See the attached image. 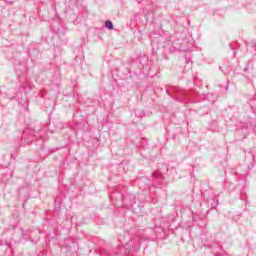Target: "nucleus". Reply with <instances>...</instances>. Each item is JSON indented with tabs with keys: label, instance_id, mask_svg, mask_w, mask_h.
<instances>
[{
	"label": "nucleus",
	"instance_id": "nucleus-1",
	"mask_svg": "<svg viewBox=\"0 0 256 256\" xmlns=\"http://www.w3.org/2000/svg\"><path fill=\"white\" fill-rule=\"evenodd\" d=\"M110 197H111L112 201H114V199L119 198V201L121 204H117V207H126V208L133 207V205H135V203H137V200L139 201L138 206L141 207L140 202L145 201V196L138 195V197H137L133 193L121 194L119 192H115Z\"/></svg>",
	"mask_w": 256,
	"mask_h": 256
},
{
	"label": "nucleus",
	"instance_id": "nucleus-2",
	"mask_svg": "<svg viewBox=\"0 0 256 256\" xmlns=\"http://www.w3.org/2000/svg\"><path fill=\"white\" fill-rule=\"evenodd\" d=\"M163 183V175L159 171H154L152 173L151 179L147 177H142L138 181L139 187H144L145 190L149 188L150 185L156 186Z\"/></svg>",
	"mask_w": 256,
	"mask_h": 256
},
{
	"label": "nucleus",
	"instance_id": "nucleus-3",
	"mask_svg": "<svg viewBox=\"0 0 256 256\" xmlns=\"http://www.w3.org/2000/svg\"><path fill=\"white\" fill-rule=\"evenodd\" d=\"M131 245L133 251H139V249H141V238L136 237L130 240L128 244H126V247H131Z\"/></svg>",
	"mask_w": 256,
	"mask_h": 256
},
{
	"label": "nucleus",
	"instance_id": "nucleus-4",
	"mask_svg": "<svg viewBox=\"0 0 256 256\" xmlns=\"http://www.w3.org/2000/svg\"><path fill=\"white\" fill-rule=\"evenodd\" d=\"M213 253L215 256H229L227 253H225V250H223V246L220 245L213 247Z\"/></svg>",
	"mask_w": 256,
	"mask_h": 256
},
{
	"label": "nucleus",
	"instance_id": "nucleus-5",
	"mask_svg": "<svg viewBox=\"0 0 256 256\" xmlns=\"http://www.w3.org/2000/svg\"><path fill=\"white\" fill-rule=\"evenodd\" d=\"M51 29L54 33H61V28L59 27V20H52Z\"/></svg>",
	"mask_w": 256,
	"mask_h": 256
},
{
	"label": "nucleus",
	"instance_id": "nucleus-6",
	"mask_svg": "<svg viewBox=\"0 0 256 256\" xmlns=\"http://www.w3.org/2000/svg\"><path fill=\"white\" fill-rule=\"evenodd\" d=\"M35 135H30L28 138H24V144L23 145H31L33 143Z\"/></svg>",
	"mask_w": 256,
	"mask_h": 256
},
{
	"label": "nucleus",
	"instance_id": "nucleus-7",
	"mask_svg": "<svg viewBox=\"0 0 256 256\" xmlns=\"http://www.w3.org/2000/svg\"><path fill=\"white\" fill-rule=\"evenodd\" d=\"M105 27H106V29H109V30L113 29V27H114L113 22L111 20H107L105 22Z\"/></svg>",
	"mask_w": 256,
	"mask_h": 256
},
{
	"label": "nucleus",
	"instance_id": "nucleus-8",
	"mask_svg": "<svg viewBox=\"0 0 256 256\" xmlns=\"http://www.w3.org/2000/svg\"><path fill=\"white\" fill-rule=\"evenodd\" d=\"M17 153H19V147L16 148V152L11 153V158L16 159L17 158Z\"/></svg>",
	"mask_w": 256,
	"mask_h": 256
},
{
	"label": "nucleus",
	"instance_id": "nucleus-9",
	"mask_svg": "<svg viewBox=\"0 0 256 256\" xmlns=\"http://www.w3.org/2000/svg\"><path fill=\"white\" fill-rule=\"evenodd\" d=\"M249 125H250V127H251V129H255V127H256V121L255 120H250L249 121Z\"/></svg>",
	"mask_w": 256,
	"mask_h": 256
},
{
	"label": "nucleus",
	"instance_id": "nucleus-10",
	"mask_svg": "<svg viewBox=\"0 0 256 256\" xmlns=\"http://www.w3.org/2000/svg\"><path fill=\"white\" fill-rule=\"evenodd\" d=\"M241 129H249V123L242 124Z\"/></svg>",
	"mask_w": 256,
	"mask_h": 256
},
{
	"label": "nucleus",
	"instance_id": "nucleus-11",
	"mask_svg": "<svg viewBox=\"0 0 256 256\" xmlns=\"http://www.w3.org/2000/svg\"><path fill=\"white\" fill-rule=\"evenodd\" d=\"M173 91H175L176 93H180L181 92V89L179 87H173L172 88Z\"/></svg>",
	"mask_w": 256,
	"mask_h": 256
},
{
	"label": "nucleus",
	"instance_id": "nucleus-12",
	"mask_svg": "<svg viewBox=\"0 0 256 256\" xmlns=\"http://www.w3.org/2000/svg\"><path fill=\"white\" fill-rule=\"evenodd\" d=\"M176 101H183V99L180 98L179 96H176Z\"/></svg>",
	"mask_w": 256,
	"mask_h": 256
},
{
	"label": "nucleus",
	"instance_id": "nucleus-13",
	"mask_svg": "<svg viewBox=\"0 0 256 256\" xmlns=\"http://www.w3.org/2000/svg\"><path fill=\"white\" fill-rule=\"evenodd\" d=\"M221 71H222V73H224V75H227V73H229V70H227V71L221 70Z\"/></svg>",
	"mask_w": 256,
	"mask_h": 256
},
{
	"label": "nucleus",
	"instance_id": "nucleus-14",
	"mask_svg": "<svg viewBox=\"0 0 256 256\" xmlns=\"http://www.w3.org/2000/svg\"><path fill=\"white\" fill-rule=\"evenodd\" d=\"M23 135H27V130H24Z\"/></svg>",
	"mask_w": 256,
	"mask_h": 256
}]
</instances>
